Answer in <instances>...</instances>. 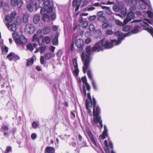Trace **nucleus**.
I'll use <instances>...</instances> for the list:
<instances>
[{"label": "nucleus", "instance_id": "obj_1", "mask_svg": "<svg viewBox=\"0 0 153 153\" xmlns=\"http://www.w3.org/2000/svg\"><path fill=\"white\" fill-rule=\"evenodd\" d=\"M115 34L118 37V40L117 41L116 39H114L109 42L107 40L102 39L97 43L92 48L90 46H87L86 47L85 52H82L81 55L82 60L84 61V66L83 67V71L84 74L86 73V70L92 59V57H91V51L99 52L104 49V47L106 49L111 48L113 47V43L115 42L116 45H119L125 37L130 36L131 33L128 32L123 35V33L121 32L117 31L115 32Z\"/></svg>", "mask_w": 153, "mask_h": 153}, {"label": "nucleus", "instance_id": "obj_2", "mask_svg": "<svg viewBox=\"0 0 153 153\" xmlns=\"http://www.w3.org/2000/svg\"><path fill=\"white\" fill-rule=\"evenodd\" d=\"M93 103L92 100H87L86 101V109L88 108H91L93 104V114L94 119L92 118L91 120V122L93 125H94L99 123L100 126V129L101 130L103 127L102 121L101 120L100 116L99 115L100 113V109L98 106H96V102L95 98L93 97Z\"/></svg>", "mask_w": 153, "mask_h": 153}, {"label": "nucleus", "instance_id": "obj_3", "mask_svg": "<svg viewBox=\"0 0 153 153\" xmlns=\"http://www.w3.org/2000/svg\"><path fill=\"white\" fill-rule=\"evenodd\" d=\"M132 22V23L135 22V25H136L134 29L132 30L131 32L133 33H136L139 32L140 28L139 25L141 26H144L145 25H148V23L145 21L137 20L133 21Z\"/></svg>", "mask_w": 153, "mask_h": 153}, {"label": "nucleus", "instance_id": "obj_4", "mask_svg": "<svg viewBox=\"0 0 153 153\" xmlns=\"http://www.w3.org/2000/svg\"><path fill=\"white\" fill-rule=\"evenodd\" d=\"M53 4L51 1H49L48 0H46L44 2L45 8H42L40 12L42 13L43 11H46L48 13H50L52 11L53 7Z\"/></svg>", "mask_w": 153, "mask_h": 153}, {"label": "nucleus", "instance_id": "obj_5", "mask_svg": "<svg viewBox=\"0 0 153 153\" xmlns=\"http://www.w3.org/2000/svg\"><path fill=\"white\" fill-rule=\"evenodd\" d=\"M0 83L1 84V87L2 89H6L7 90H10V88L7 78H5V79H0Z\"/></svg>", "mask_w": 153, "mask_h": 153}, {"label": "nucleus", "instance_id": "obj_6", "mask_svg": "<svg viewBox=\"0 0 153 153\" xmlns=\"http://www.w3.org/2000/svg\"><path fill=\"white\" fill-rule=\"evenodd\" d=\"M147 0H134L132 2V4H135L137 2V4H138V5L140 8L143 9H146V5L147 4L146 3V1Z\"/></svg>", "mask_w": 153, "mask_h": 153}, {"label": "nucleus", "instance_id": "obj_7", "mask_svg": "<svg viewBox=\"0 0 153 153\" xmlns=\"http://www.w3.org/2000/svg\"><path fill=\"white\" fill-rule=\"evenodd\" d=\"M135 18L134 13L132 11L128 13L126 16V18L124 20V23L125 25L128 22Z\"/></svg>", "mask_w": 153, "mask_h": 153}, {"label": "nucleus", "instance_id": "obj_8", "mask_svg": "<svg viewBox=\"0 0 153 153\" xmlns=\"http://www.w3.org/2000/svg\"><path fill=\"white\" fill-rule=\"evenodd\" d=\"M16 14V11H13L11 14L10 17L9 15H6L5 16V19L9 23H11L13 21H16L15 17Z\"/></svg>", "mask_w": 153, "mask_h": 153}, {"label": "nucleus", "instance_id": "obj_9", "mask_svg": "<svg viewBox=\"0 0 153 153\" xmlns=\"http://www.w3.org/2000/svg\"><path fill=\"white\" fill-rule=\"evenodd\" d=\"M16 21H13L11 23L8 22L6 24L8 29L10 31H15L16 29V26L15 22Z\"/></svg>", "mask_w": 153, "mask_h": 153}, {"label": "nucleus", "instance_id": "obj_10", "mask_svg": "<svg viewBox=\"0 0 153 153\" xmlns=\"http://www.w3.org/2000/svg\"><path fill=\"white\" fill-rule=\"evenodd\" d=\"M7 58L10 61H16L20 59L19 57L14 53L11 52L7 56Z\"/></svg>", "mask_w": 153, "mask_h": 153}, {"label": "nucleus", "instance_id": "obj_11", "mask_svg": "<svg viewBox=\"0 0 153 153\" xmlns=\"http://www.w3.org/2000/svg\"><path fill=\"white\" fill-rule=\"evenodd\" d=\"M27 42V39L23 36L20 37L19 39L16 40V43L19 45H25Z\"/></svg>", "mask_w": 153, "mask_h": 153}, {"label": "nucleus", "instance_id": "obj_12", "mask_svg": "<svg viewBox=\"0 0 153 153\" xmlns=\"http://www.w3.org/2000/svg\"><path fill=\"white\" fill-rule=\"evenodd\" d=\"M23 2L21 0H11V4L13 6H15L16 5L19 8H21Z\"/></svg>", "mask_w": 153, "mask_h": 153}, {"label": "nucleus", "instance_id": "obj_13", "mask_svg": "<svg viewBox=\"0 0 153 153\" xmlns=\"http://www.w3.org/2000/svg\"><path fill=\"white\" fill-rule=\"evenodd\" d=\"M25 31L27 32L30 34L33 33L34 30V28L33 26L30 24H28L25 26Z\"/></svg>", "mask_w": 153, "mask_h": 153}, {"label": "nucleus", "instance_id": "obj_14", "mask_svg": "<svg viewBox=\"0 0 153 153\" xmlns=\"http://www.w3.org/2000/svg\"><path fill=\"white\" fill-rule=\"evenodd\" d=\"M73 62L74 67V73L76 76H78L79 71L78 68L77 60L76 58H74L73 59Z\"/></svg>", "mask_w": 153, "mask_h": 153}, {"label": "nucleus", "instance_id": "obj_15", "mask_svg": "<svg viewBox=\"0 0 153 153\" xmlns=\"http://www.w3.org/2000/svg\"><path fill=\"white\" fill-rule=\"evenodd\" d=\"M84 44L83 40L81 39H77L76 42L75 44L76 46L78 48H80V49L82 51L83 48L82 47L83 45Z\"/></svg>", "mask_w": 153, "mask_h": 153}, {"label": "nucleus", "instance_id": "obj_16", "mask_svg": "<svg viewBox=\"0 0 153 153\" xmlns=\"http://www.w3.org/2000/svg\"><path fill=\"white\" fill-rule=\"evenodd\" d=\"M137 4V2L135 3V4H132L134 6L131 7L130 8V11H132L136 15L138 16H140L141 15V12L139 11L140 10V8L138 9H136L135 6Z\"/></svg>", "mask_w": 153, "mask_h": 153}, {"label": "nucleus", "instance_id": "obj_17", "mask_svg": "<svg viewBox=\"0 0 153 153\" xmlns=\"http://www.w3.org/2000/svg\"><path fill=\"white\" fill-rule=\"evenodd\" d=\"M8 128L7 126L5 125H3L1 126V131L4 133V135L5 137H8Z\"/></svg>", "mask_w": 153, "mask_h": 153}, {"label": "nucleus", "instance_id": "obj_18", "mask_svg": "<svg viewBox=\"0 0 153 153\" xmlns=\"http://www.w3.org/2000/svg\"><path fill=\"white\" fill-rule=\"evenodd\" d=\"M108 130L106 126H104V131L102 133V135H100L99 136L100 139H105L106 137H107Z\"/></svg>", "mask_w": 153, "mask_h": 153}, {"label": "nucleus", "instance_id": "obj_19", "mask_svg": "<svg viewBox=\"0 0 153 153\" xmlns=\"http://www.w3.org/2000/svg\"><path fill=\"white\" fill-rule=\"evenodd\" d=\"M45 12H47L46 11H43L42 13H41L43 15L42 16V19L44 21L48 22L50 21L49 16L48 14L45 13Z\"/></svg>", "mask_w": 153, "mask_h": 153}, {"label": "nucleus", "instance_id": "obj_20", "mask_svg": "<svg viewBox=\"0 0 153 153\" xmlns=\"http://www.w3.org/2000/svg\"><path fill=\"white\" fill-rule=\"evenodd\" d=\"M87 133L92 143L95 146H97V143L91 131H89Z\"/></svg>", "mask_w": 153, "mask_h": 153}, {"label": "nucleus", "instance_id": "obj_21", "mask_svg": "<svg viewBox=\"0 0 153 153\" xmlns=\"http://www.w3.org/2000/svg\"><path fill=\"white\" fill-rule=\"evenodd\" d=\"M103 14V11H99L97 13V16H98V19L100 21H103L105 19V18L102 15Z\"/></svg>", "mask_w": 153, "mask_h": 153}, {"label": "nucleus", "instance_id": "obj_22", "mask_svg": "<svg viewBox=\"0 0 153 153\" xmlns=\"http://www.w3.org/2000/svg\"><path fill=\"white\" fill-rule=\"evenodd\" d=\"M36 59V56H33L32 57V58L30 59H27V66L31 65L33 63L34 59Z\"/></svg>", "mask_w": 153, "mask_h": 153}, {"label": "nucleus", "instance_id": "obj_23", "mask_svg": "<svg viewBox=\"0 0 153 153\" xmlns=\"http://www.w3.org/2000/svg\"><path fill=\"white\" fill-rule=\"evenodd\" d=\"M46 50V47L45 46H41L39 48H36V51H35L36 53L39 51H40L41 53H43Z\"/></svg>", "mask_w": 153, "mask_h": 153}, {"label": "nucleus", "instance_id": "obj_24", "mask_svg": "<svg viewBox=\"0 0 153 153\" xmlns=\"http://www.w3.org/2000/svg\"><path fill=\"white\" fill-rule=\"evenodd\" d=\"M0 46L1 47L3 53H7L8 51V48L4 45L2 42L0 43Z\"/></svg>", "mask_w": 153, "mask_h": 153}, {"label": "nucleus", "instance_id": "obj_25", "mask_svg": "<svg viewBox=\"0 0 153 153\" xmlns=\"http://www.w3.org/2000/svg\"><path fill=\"white\" fill-rule=\"evenodd\" d=\"M40 19V16L38 14H36L34 16L33 21L34 24H37L39 21Z\"/></svg>", "mask_w": 153, "mask_h": 153}, {"label": "nucleus", "instance_id": "obj_26", "mask_svg": "<svg viewBox=\"0 0 153 153\" xmlns=\"http://www.w3.org/2000/svg\"><path fill=\"white\" fill-rule=\"evenodd\" d=\"M55 151L54 148L50 146H47L45 149V151L47 153H54Z\"/></svg>", "mask_w": 153, "mask_h": 153}, {"label": "nucleus", "instance_id": "obj_27", "mask_svg": "<svg viewBox=\"0 0 153 153\" xmlns=\"http://www.w3.org/2000/svg\"><path fill=\"white\" fill-rule=\"evenodd\" d=\"M51 31V28L50 27L47 26L45 27L43 30V33L45 34H48Z\"/></svg>", "mask_w": 153, "mask_h": 153}, {"label": "nucleus", "instance_id": "obj_28", "mask_svg": "<svg viewBox=\"0 0 153 153\" xmlns=\"http://www.w3.org/2000/svg\"><path fill=\"white\" fill-rule=\"evenodd\" d=\"M40 45H42L44 44V38L42 36H40L38 38L37 41Z\"/></svg>", "mask_w": 153, "mask_h": 153}, {"label": "nucleus", "instance_id": "obj_29", "mask_svg": "<svg viewBox=\"0 0 153 153\" xmlns=\"http://www.w3.org/2000/svg\"><path fill=\"white\" fill-rule=\"evenodd\" d=\"M87 73L88 78L91 80V82L93 81H94V80L93 77V76L91 71L90 70L88 71Z\"/></svg>", "mask_w": 153, "mask_h": 153}, {"label": "nucleus", "instance_id": "obj_30", "mask_svg": "<svg viewBox=\"0 0 153 153\" xmlns=\"http://www.w3.org/2000/svg\"><path fill=\"white\" fill-rule=\"evenodd\" d=\"M51 39L48 36L45 37L44 38V42H45L46 44H49L51 42Z\"/></svg>", "mask_w": 153, "mask_h": 153}, {"label": "nucleus", "instance_id": "obj_31", "mask_svg": "<svg viewBox=\"0 0 153 153\" xmlns=\"http://www.w3.org/2000/svg\"><path fill=\"white\" fill-rule=\"evenodd\" d=\"M23 20L25 23H27L28 21V16L27 14H24L23 15Z\"/></svg>", "mask_w": 153, "mask_h": 153}, {"label": "nucleus", "instance_id": "obj_32", "mask_svg": "<svg viewBox=\"0 0 153 153\" xmlns=\"http://www.w3.org/2000/svg\"><path fill=\"white\" fill-rule=\"evenodd\" d=\"M88 25V21L85 19L82 23V26L83 28H86Z\"/></svg>", "mask_w": 153, "mask_h": 153}, {"label": "nucleus", "instance_id": "obj_33", "mask_svg": "<svg viewBox=\"0 0 153 153\" xmlns=\"http://www.w3.org/2000/svg\"><path fill=\"white\" fill-rule=\"evenodd\" d=\"M39 6L42 8H45L44 1L43 0H39Z\"/></svg>", "mask_w": 153, "mask_h": 153}, {"label": "nucleus", "instance_id": "obj_34", "mask_svg": "<svg viewBox=\"0 0 153 153\" xmlns=\"http://www.w3.org/2000/svg\"><path fill=\"white\" fill-rule=\"evenodd\" d=\"M52 56L51 53L50 52L47 53L45 56V59L47 60L50 59L52 57Z\"/></svg>", "mask_w": 153, "mask_h": 153}, {"label": "nucleus", "instance_id": "obj_35", "mask_svg": "<svg viewBox=\"0 0 153 153\" xmlns=\"http://www.w3.org/2000/svg\"><path fill=\"white\" fill-rule=\"evenodd\" d=\"M12 35L13 39L15 40V42H16V40L18 39H19V34L15 32L13 33Z\"/></svg>", "mask_w": 153, "mask_h": 153}, {"label": "nucleus", "instance_id": "obj_36", "mask_svg": "<svg viewBox=\"0 0 153 153\" xmlns=\"http://www.w3.org/2000/svg\"><path fill=\"white\" fill-rule=\"evenodd\" d=\"M121 13L122 15H123V17H125L126 15V9L124 7L122 8L121 9Z\"/></svg>", "mask_w": 153, "mask_h": 153}, {"label": "nucleus", "instance_id": "obj_37", "mask_svg": "<svg viewBox=\"0 0 153 153\" xmlns=\"http://www.w3.org/2000/svg\"><path fill=\"white\" fill-rule=\"evenodd\" d=\"M58 43V37L57 36H55L53 40V44L54 45H56Z\"/></svg>", "mask_w": 153, "mask_h": 153}, {"label": "nucleus", "instance_id": "obj_38", "mask_svg": "<svg viewBox=\"0 0 153 153\" xmlns=\"http://www.w3.org/2000/svg\"><path fill=\"white\" fill-rule=\"evenodd\" d=\"M147 13L148 17L149 18H150L152 20V21L153 22V13L152 11L149 10L147 11Z\"/></svg>", "mask_w": 153, "mask_h": 153}, {"label": "nucleus", "instance_id": "obj_39", "mask_svg": "<svg viewBox=\"0 0 153 153\" xmlns=\"http://www.w3.org/2000/svg\"><path fill=\"white\" fill-rule=\"evenodd\" d=\"M27 8L30 12H32L33 10V8L30 4H29L27 5Z\"/></svg>", "mask_w": 153, "mask_h": 153}, {"label": "nucleus", "instance_id": "obj_40", "mask_svg": "<svg viewBox=\"0 0 153 153\" xmlns=\"http://www.w3.org/2000/svg\"><path fill=\"white\" fill-rule=\"evenodd\" d=\"M145 29L150 33L153 37V28H149V27H147Z\"/></svg>", "mask_w": 153, "mask_h": 153}, {"label": "nucleus", "instance_id": "obj_41", "mask_svg": "<svg viewBox=\"0 0 153 153\" xmlns=\"http://www.w3.org/2000/svg\"><path fill=\"white\" fill-rule=\"evenodd\" d=\"M130 26L127 25L123 28L122 30L123 31H128L130 29Z\"/></svg>", "mask_w": 153, "mask_h": 153}, {"label": "nucleus", "instance_id": "obj_42", "mask_svg": "<svg viewBox=\"0 0 153 153\" xmlns=\"http://www.w3.org/2000/svg\"><path fill=\"white\" fill-rule=\"evenodd\" d=\"M113 8V10L116 12H119L120 10L119 7L117 5H114Z\"/></svg>", "mask_w": 153, "mask_h": 153}, {"label": "nucleus", "instance_id": "obj_43", "mask_svg": "<svg viewBox=\"0 0 153 153\" xmlns=\"http://www.w3.org/2000/svg\"><path fill=\"white\" fill-rule=\"evenodd\" d=\"M92 82V85L94 90L97 91V87L95 81H93Z\"/></svg>", "mask_w": 153, "mask_h": 153}, {"label": "nucleus", "instance_id": "obj_44", "mask_svg": "<svg viewBox=\"0 0 153 153\" xmlns=\"http://www.w3.org/2000/svg\"><path fill=\"white\" fill-rule=\"evenodd\" d=\"M115 22L117 25L120 26H124L125 25L124 23H123L122 22L117 19L115 20Z\"/></svg>", "mask_w": 153, "mask_h": 153}, {"label": "nucleus", "instance_id": "obj_45", "mask_svg": "<svg viewBox=\"0 0 153 153\" xmlns=\"http://www.w3.org/2000/svg\"><path fill=\"white\" fill-rule=\"evenodd\" d=\"M27 48L28 49H29V50L31 51H33V47L32 46V44L31 43L28 44L27 45Z\"/></svg>", "mask_w": 153, "mask_h": 153}, {"label": "nucleus", "instance_id": "obj_46", "mask_svg": "<svg viewBox=\"0 0 153 153\" xmlns=\"http://www.w3.org/2000/svg\"><path fill=\"white\" fill-rule=\"evenodd\" d=\"M89 28L90 30L93 31L95 29L94 25L92 24H90L89 25Z\"/></svg>", "mask_w": 153, "mask_h": 153}, {"label": "nucleus", "instance_id": "obj_47", "mask_svg": "<svg viewBox=\"0 0 153 153\" xmlns=\"http://www.w3.org/2000/svg\"><path fill=\"white\" fill-rule=\"evenodd\" d=\"M32 125V126L34 128H37L38 126V124L35 121H33V122Z\"/></svg>", "mask_w": 153, "mask_h": 153}, {"label": "nucleus", "instance_id": "obj_48", "mask_svg": "<svg viewBox=\"0 0 153 153\" xmlns=\"http://www.w3.org/2000/svg\"><path fill=\"white\" fill-rule=\"evenodd\" d=\"M105 33L107 35H111L113 33V32L111 30H107L105 31Z\"/></svg>", "mask_w": 153, "mask_h": 153}, {"label": "nucleus", "instance_id": "obj_49", "mask_svg": "<svg viewBox=\"0 0 153 153\" xmlns=\"http://www.w3.org/2000/svg\"><path fill=\"white\" fill-rule=\"evenodd\" d=\"M37 0H30V2L31 3L33 4H34L35 6H36L37 5ZM36 9L37 10V8L36 7Z\"/></svg>", "mask_w": 153, "mask_h": 153}, {"label": "nucleus", "instance_id": "obj_50", "mask_svg": "<svg viewBox=\"0 0 153 153\" xmlns=\"http://www.w3.org/2000/svg\"><path fill=\"white\" fill-rule=\"evenodd\" d=\"M38 38L37 35L36 34H35L33 37L32 41H37Z\"/></svg>", "mask_w": 153, "mask_h": 153}, {"label": "nucleus", "instance_id": "obj_51", "mask_svg": "<svg viewBox=\"0 0 153 153\" xmlns=\"http://www.w3.org/2000/svg\"><path fill=\"white\" fill-rule=\"evenodd\" d=\"M81 79H82V80L83 82L85 84H86V83H88L87 82V79H86V77L85 76L83 77H82V78Z\"/></svg>", "mask_w": 153, "mask_h": 153}, {"label": "nucleus", "instance_id": "obj_52", "mask_svg": "<svg viewBox=\"0 0 153 153\" xmlns=\"http://www.w3.org/2000/svg\"><path fill=\"white\" fill-rule=\"evenodd\" d=\"M51 17L52 20H54L56 18L55 13L53 12L52 13L51 15Z\"/></svg>", "mask_w": 153, "mask_h": 153}, {"label": "nucleus", "instance_id": "obj_53", "mask_svg": "<svg viewBox=\"0 0 153 153\" xmlns=\"http://www.w3.org/2000/svg\"><path fill=\"white\" fill-rule=\"evenodd\" d=\"M109 25L107 23H103L102 25V27L103 28H106L108 27Z\"/></svg>", "mask_w": 153, "mask_h": 153}, {"label": "nucleus", "instance_id": "obj_54", "mask_svg": "<svg viewBox=\"0 0 153 153\" xmlns=\"http://www.w3.org/2000/svg\"><path fill=\"white\" fill-rule=\"evenodd\" d=\"M11 147L10 146H8L7 147L6 151H5V153H8L10 152L11 150Z\"/></svg>", "mask_w": 153, "mask_h": 153}, {"label": "nucleus", "instance_id": "obj_55", "mask_svg": "<svg viewBox=\"0 0 153 153\" xmlns=\"http://www.w3.org/2000/svg\"><path fill=\"white\" fill-rule=\"evenodd\" d=\"M40 63L42 64H43L44 63V57L43 56H41L40 57Z\"/></svg>", "mask_w": 153, "mask_h": 153}, {"label": "nucleus", "instance_id": "obj_56", "mask_svg": "<svg viewBox=\"0 0 153 153\" xmlns=\"http://www.w3.org/2000/svg\"><path fill=\"white\" fill-rule=\"evenodd\" d=\"M62 54V51L61 50H59L57 53V56L59 57H60Z\"/></svg>", "mask_w": 153, "mask_h": 153}, {"label": "nucleus", "instance_id": "obj_57", "mask_svg": "<svg viewBox=\"0 0 153 153\" xmlns=\"http://www.w3.org/2000/svg\"><path fill=\"white\" fill-rule=\"evenodd\" d=\"M8 90H7L6 89H2V90L0 91V93L2 94H5L6 91H8Z\"/></svg>", "mask_w": 153, "mask_h": 153}, {"label": "nucleus", "instance_id": "obj_58", "mask_svg": "<svg viewBox=\"0 0 153 153\" xmlns=\"http://www.w3.org/2000/svg\"><path fill=\"white\" fill-rule=\"evenodd\" d=\"M77 2V0H73L72 2V5L73 7L76 6Z\"/></svg>", "mask_w": 153, "mask_h": 153}, {"label": "nucleus", "instance_id": "obj_59", "mask_svg": "<svg viewBox=\"0 0 153 153\" xmlns=\"http://www.w3.org/2000/svg\"><path fill=\"white\" fill-rule=\"evenodd\" d=\"M91 41V39L90 38H88L86 39L85 41V43L86 44H88L90 43Z\"/></svg>", "mask_w": 153, "mask_h": 153}, {"label": "nucleus", "instance_id": "obj_60", "mask_svg": "<svg viewBox=\"0 0 153 153\" xmlns=\"http://www.w3.org/2000/svg\"><path fill=\"white\" fill-rule=\"evenodd\" d=\"M55 49V47L53 46H51L50 48V50L51 52H53L54 51Z\"/></svg>", "mask_w": 153, "mask_h": 153}, {"label": "nucleus", "instance_id": "obj_61", "mask_svg": "<svg viewBox=\"0 0 153 153\" xmlns=\"http://www.w3.org/2000/svg\"><path fill=\"white\" fill-rule=\"evenodd\" d=\"M87 109V111H88V114H89V115L90 116H92V113L91 110L90 109V108H88V109Z\"/></svg>", "mask_w": 153, "mask_h": 153}, {"label": "nucleus", "instance_id": "obj_62", "mask_svg": "<svg viewBox=\"0 0 153 153\" xmlns=\"http://www.w3.org/2000/svg\"><path fill=\"white\" fill-rule=\"evenodd\" d=\"M37 136L36 134H33L31 135V138L32 139H35L36 137Z\"/></svg>", "mask_w": 153, "mask_h": 153}, {"label": "nucleus", "instance_id": "obj_63", "mask_svg": "<svg viewBox=\"0 0 153 153\" xmlns=\"http://www.w3.org/2000/svg\"><path fill=\"white\" fill-rule=\"evenodd\" d=\"M85 85L86 86L87 90L88 91H90L91 89V87L90 85L88 84V83H86V84H85Z\"/></svg>", "mask_w": 153, "mask_h": 153}, {"label": "nucleus", "instance_id": "obj_64", "mask_svg": "<svg viewBox=\"0 0 153 153\" xmlns=\"http://www.w3.org/2000/svg\"><path fill=\"white\" fill-rule=\"evenodd\" d=\"M109 145L111 149H113V145L111 141H110L109 142Z\"/></svg>", "mask_w": 153, "mask_h": 153}]
</instances>
